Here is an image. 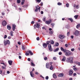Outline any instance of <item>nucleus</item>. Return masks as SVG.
<instances>
[{
    "label": "nucleus",
    "instance_id": "nucleus-1",
    "mask_svg": "<svg viewBox=\"0 0 80 80\" xmlns=\"http://www.w3.org/2000/svg\"><path fill=\"white\" fill-rule=\"evenodd\" d=\"M61 50L62 52H63L64 53H65V55L66 56L69 57L70 55H72L73 54L72 52H70L69 51L67 50L66 49H64L62 47L61 48Z\"/></svg>",
    "mask_w": 80,
    "mask_h": 80
},
{
    "label": "nucleus",
    "instance_id": "nucleus-2",
    "mask_svg": "<svg viewBox=\"0 0 80 80\" xmlns=\"http://www.w3.org/2000/svg\"><path fill=\"white\" fill-rule=\"evenodd\" d=\"M66 61L67 63H73V58L71 57L68 58L67 59Z\"/></svg>",
    "mask_w": 80,
    "mask_h": 80
},
{
    "label": "nucleus",
    "instance_id": "nucleus-3",
    "mask_svg": "<svg viewBox=\"0 0 80 80\" xmlns=\"http://www.w3.org/2000/svg\"><path fill=\"white\" fill-rule=\"evenodd\" d=\"M4 45L5 46H6L7 45V44H8V45H10V41L9 40H7L6 41L4 40L3 42Z\"/></svg>",
    "mask_w": 80,
    "mask_h": 80
},
{
    "label": "nucleus",
    "instance_id": "nucleus-4",
    "mask_svg": "<svg viewBox=\"0 0 80 80\" xmlns=\"http://www.w3.org/2000/svg\"><path fill=\"white\" fill-rule=\"evenodd\" d=\"M40 24H38V23H37V24L34 25V28H40Z\"/></svg>",
    "mask_w": 80,
    "mask_h": 80
},
{
    "label": "nucleus",
    "instance_id": "nucleus-5",
    "mask_svg": "<svg viewBox=\"0 0 80 80\" xmlns=\"http://www.w3.org/2000/svg\"><path fill=\"white\" fill-rule=\"evenodd\" d=\"M52 19H49V20L46 21L45 23L46 24L49 25L50 24V23H52Z\"/></svg>",
    "mask_w": 80,
    "mask_h": 80
},
{
    "label": "nucleus",
    "instance_id": "nucleus-6",
    "mask_svg": "<svg viewBox=\"0 0 80 80\" xmlns=\"http://www.w3.org/2000/svg\"><path fill=\"white\" fill-rule=\"evenodd\" d=\"M73 73V70L71 69L69 72V75L70 76H72Z\"/></svg>",
    "mask_w": 80,
    "mask_h": 80
},
{
    "label": "nucleus",
    "instance_id": "nucleus-7",
    "mask_svg": "<svg viewBox=\"0 0 80 80\" xmlns=\"http://www.w3.org/2000/svg\"><path fill=\"white\" fill-rule=\"evenodd\" d=\"M65 37L64 35H59V38H60V39H63V38H64Z\"/></svg>",
    "mask_w": 80,
    "mask_h": 80
},
{
    "label": "nucleus",
    "instance_id": "nucleus-8",
    "mask_svg": "<svg viewBox=\"0 0 80 80\" xmlns=\"http://www.w3.org/2000/svg\"><path fill=\"white\" fill-rule=\"evenodd\" d=\"M2 26L5 27V26H6V25H7V22L4 20L2 22Z\"/></svg>",
    "mask_w": 80,
    "mask_h": 80
},
{
    "label": "nucleus",
    "instance_id": "nucleus-9",
    "mask_svg": "<svg viewBox=\"0 0 80 80\" xmlns=\"http://www.w3.org/2000/svg\"><path fill=\"white\" fill-rule=\"evenodd\" d=\"M78 33H79L78 31V30H76L75 32L74 35H75L76 36H78Z\"/></svg>",
    "mask_w": 80,
    "mask_h": 80
},
{
    "label": "nucleus",
    "instance_id": "nucleus-10",
    "mask_svg": "<svg viewBox=\"0 0 80 80\" xmlns=\"http://www.w3.org/2000/svg\"><path fill=\"white\" fill-rule=\"evenodd\" d=\"M42 46L43 47L45 48L47 47V45L45 43H43L42 44Z\"/></svg>",
    "mask_w": 80,
    "mask_h": 80
},
{
    "label": "nucleus",
    "instance_id": "nucleus-11",
    "mask_svg": "<svg viewBox=\"0 0 80 80\" xmlns=\"http://www.w3.org/2000/svg\"><path fill=\"white\" fill-rule=\"evenodd\" d=\"M46 67L47 68H50V64H49V63H46Z\"/></svg>",
    "mask_w": 80,
    "mask_h": 80
},
{
    "label": "nucleus",
    "instance_id": "nucleus-12",
    "mask_svg": "<svg viewBox=\"0 0 80 80\" xmlns=\"http://www.w3.org/2000/svg\"><path fill=\"white\" fill-rule=\"evenodd\" d=\"M12 31H15V27H16V25L15 24H13L12 25Z\"/></svg>",
    "mask_w": 80,
    "mask_h": 80
},
{
    "label": "nucleus",
    "instance_id": "nucleus-13",
    "mask_svg": "<svg viewBox=\"0 0 80 80\" xmlns=\"http://www.w3.org/2000/svg\"><path fill=\"white\" fill-rule=\"evenodd\" d=\"M30 75L31 77L33 78L35 77V76L34 75V74L33 73V72L31 71L30 72Z\"/></svg>",
    "mask_w": 80,
    "mask_h": 80
},
{
    "label": "nucleus",
    "instance_id": "nucleus-14",
    "mask_svg": "<svg viewBox=\"0 0 80 80\" xmlns=\"http://www.w3.org/2000/svg\"><path fill=\"white\" fill-rule=\"evenodd\" d=\"M12 62H13V61L12 60H9L8 61V63L10 65H12Z\"/></svg>",
    "mask_w": 80,
    "mask_h": 80
},
{
    "label": "nucleus",
    "instance_id": "nucleus-15",
    "mask_svg": "<svg viewBox=\"0 0 80 80\" xmlns=\"http://www.w3.org/2000/svg\"><path fill=\"white\" fill-rule=\"evenodd\" d=\"M36 9H38L39 10V12L40 10V7H39V6L38 5L36 6Z\"/></svg>",
    "mask_w": 80,
    "mask_h": 80
},
{
    "label": "nucleus",
    "instance_id": "nucleus-16",
    "mask_svg": "<svg viewBox=\"0 0 80 80\" xmlns=\"http://www.w3.org/2000/svg\"><path fill=\"white\" fill-rule=\"evenodd\" d=\"M66 60V58H65V57L63 56V58L62 60V62H64Z\"/></svg>",
    "mask_w": 80,
    "mask_h": 80
},
{
    "label": "nucleus",
    "instance_id": "nucleus-17",
    "mask_svg": "<svg viewBox=\"0 0 80 80\" xmlns=\"http://www.w3.org/2000/svg\"><path fill=\"white\" fill-rule=\"evenodd\" d=\"M29 53L30 55H33V53L32 52L31 50H29Z\"/></svg>",
    "mask_w": 80,
    "mask_h": 80
},
{
    "label": "nucleus",
    "instance_id": "nucleus-18",
    "mask_svg": "<svg viewBox=\"0 0 80 80\" xmlns=\"http://www.w3.org/2000/svg\"><path fill=\"white\" fill-rule=\"evenodd\" d=\"M68 20H70L71 22H73V19L71 18H68Z\"/></svg>",
    "mask_w": 80,
    "mask_h": 80
},
{
    "label": "nucleus",
    "instance_id": "nucleus-19",
    "mask_svg": "<svg viewBox=\"0 0 80 80\" xmlns=\"http://www.w3.org/2000/svg\"><path fill=\"white\" fill-rule=\"evenodd\" d=\"M7 28L8 29V30H11L12 27L10 26L7 25Z\"/></svg>",
    "mask_w": 80,
    "mask_h": 80
},
{
    "label": "nucleus",
    "instance_id": "nucleus-20",
    "mask_svg": "<svg viewBox=\"0 0 80 80\" xmlns=\"http://www.w3.org/2000/svg\"><path fill=\"white\" fill-rule=\"evenodd\" d=\"M50 43L51 44H54V41L52 40H51L50 41Z\"/></svg>",
    "mask_w": 80,
    "mask_h": 80
},
{
    "label": "nucleus",
    "instance_id": "nucleus-21",
    "mask_svg": "<svg viewBox=\"0 0 80 80\" xmlns=\"http://www.w3.org/2000/svg\"><path fill=\"white\" fill-rule=\"evenodd\" d=\"M59 50V48H57L55 49V50H54V52H57V51H58Z\"/></svg>",
    "mask_w": 80,
    "mask_h": 80
},
{
    "label": "nucleus",
    "instance_id": "nucleus-22",
    "mask_svg": "<svg viewBox=\"0 0 80 80\" xmlns=\"http://www.w3.org/2000/svg\"><path fill=\"white\" fill-rule=\"evenodd\" d=\"M50 69L51 70H53V66L51 65L50 68Z\"/></svg>",
    "mask_w": 80,
    "mask_h": 80
},
{
    "label": "nucleus",
    "instance_id": "nucleus-23",
    "mask_svg": "<svg viewBox=\"0 0 80 80\" xmlns=\"http://www.w3.org/2000/svg\"><path fill=\"white\" fill-rule=\"evenodd\" d=\"M29 51H27L25 53V55L26 56H28L29 55Z\"/></svg>",
    "mask_w": 80,
    "mask_h": 80
},
{
    "label": "nucleus",
    "instance_id": "nucleus-24",
    "mask_svg": "<svg viewBox=\"0 0 80 80\" xmlns=\"http://www.w3.org/2000/svg\"><path fill=\"white\" fill-rule=\"evenodd\" d=\"M63 73H61V74H60L58 75V77H63Z\"/></svg>",
    "mask_w": 80,
    "mask_h": 80
},
{
    "label": "nucleus",
    "instance_id": "nucleus-25",
    "mask_svg": "<svg viewBox=\"0 0 80 80\" xmlns=\"http://www.w3.org/2000/svg\"><path fill=\"white\" fill-rule=\"evenodd\" d=\"M24 2H25V0H22L21 2V5H23L24 4Z\"/></svg>",
    "mask_w": 80,
    "mask_h": 80
},
{
    "label": "nucleus",
    "instance_id": "nucleus-26",
    "mask_svg": "<svg viewBox=\"0 0 80 80\" xmlns=\"http://www.w3.org/2000/svg\"><path fill=\"white\" fill-rule=\"evenodd\" d=\"M53 77L54 78H57V76L55 75V74H53Z\"/></svg>",
    "mask_w": 80,
    "mask_h": 80
},
{
    "label": "nucleus",
    "instance_id": "nucleus-27",
    "mask_svg": "<svg viewBox=\"0 0 80 80\" xmlns=\"http://www.w3.org/2000/svg\"><path fill=\"white\" fill-rule=\"evenodd\" d=\"M78 15H76L74 16V18H75V19H77V18H78Z\"/></svg>",
    "mask_w": 80,
    "mask_h": 80
},
{
    "label": "nucleus",
    "instance_id": "nucleus-28",
    "mask_svg": "<svg viewBox=\"0 0 80 80\" xmlns=\"http://www.w3.org/2000/svg\"><path fill=\"white\" fill-rule=\"evenodd\" d=\"M55 45L57 46V47H58L59 46V43L58 42H56L55 43Z\"/></svg>",
    "mask_w": 80,
    "mask_h": 80
},
{
    "label": "nucleus",
    "instance_id": "nucleus-29",
    "mask_svg": "<svg viewBox=\"0 0 80 80\" xmlns=\"http://www.w3.org/2000/svg\"><path fill=\"white\" fill-rule=\"evenodd\" d=\"M49 50H50V52H52V51H53V49L52 48H49Z\"/></svg>",
    "mask_w": 80,
    "mask_h": 80
},
{
    "label": "nucleus",
    "instance_id": "nucleus-30",
    "mask_svg": "<svg viewBox=\"0 0 80 80\" xmlns=\"http://www.w3.org/2000/svg\"><path fill=\"white\" fill-rule=\"evenodd\" d=\"M41 0H36V2H37L38 3H40V2H41Z\"/></svg>",
    "mask_w": 80,
    "mask_h": 80
},
{
    "label": "nucleus",
    "instance_id": "nucleus-31",
    "mask_svg": "<svg viewBox=\"0 0 80 80\" xmlns=\"http://www.w3.org/2000/svg\"><path fill=\"white\" fill-rule=\"evenodd\" d=\"M50 43V41H47L46 42V44H47V45H49Z\"/></svg>",
    "mask_w": 80,
    "mask_h": 80
},
{
    "label": "nucleus",
    "instance_id": "nucleus-32",
    "mask_svg": "<svg viewBox=\"0 0 80 80\" xmlns=\"http://www.w3.org/2000/svg\"><path fill=\"white\" fill-rule=\"evenodd\" d=\"M48 48H52V45H51V44H49L48 46Z\"/></svg>",
    "mask_w": 80,
    "mask_h": 80
},
{
    "label": "nucleus",
    "instance_id": "nucleus-33",
    "mask_svg": "<svg viewBox=\"0 0 80 80\" xmlns=\"http://www.w3.org/2000/svg\"><path fill=\"white\" fill-rule=\"evenodd\" d=\"M46 19V17H45L42 19V20L43 22H45V20Z\"/></svg>",
    "mask_w": 80,
    "mask_h": 80
},
{
    "label": "nucleus",
    "instance_id": "nucleus-34",
    "mask_svg": "<svg viewBox=\"0 0 80 80\" xmlns=\"http://www.w3.org/2000/svg\"><path fill=\"white\" fill-rule=\"evenodd\" d=\"M20 2H21L20 0H17V2L18 3H20Z\"/></svg>",
    "mask_w": 80,
    "mask_h": 80
},
{
    "label": "nucleus",
    "instance_id": "nucleus-35",
    "mask_svg": "<svg viewBox=\"0 0 80 80\" xmlns=\"http://www.w3.org/2000/svg\"><path fill=\"white\" fill-rule=\"evenodd\" d=\"M58 5H62V3L59 2L58 3Z\"/></svg>",
    "mask_w": 80,
    "mask_h": 80
},
{
    "label": "nucleus",
    "instance_id": "nucleus-36",
    "mask_svg": "<svg viewBox=\"0 0 80 80\" xmlns=\"http://www.w3.org/2000/svg\"><path fill=\"white\" fill-rule=\"evenodd\" d=\"M49 33L50 35H52L53 34V32L52 31H50Z\"/></svg>",
    "mask_w": 80,
    "mask_h": 80
},
{
    "label": "nucleus",
    "instance_id": "nucleus-37",
    "mask_svg": "<svg viewBox=\"0 0 80 80\" xmlns=\"http://www.w3.org/2000/svg\"><path fill=\"white\" fill-rule=\"evenodd\" d=\"M80 27V24H78L76 26V28H78Z\"/></svg>",
    "mask_w": 80,
    "mask_h": 80
},
{
    "label": "nucleus",
    "instance_id": "nucleus-38",
    "mask_svg": "<svg viewBox=\"0 0 80 80\" xmlns=\"http://www.w3.org/2000/svg\"><path fill=\"white\" fill-rule=\"evenodd\" d=\"M1 64H2L3 65H4L5 67H6V64H5V63H3V62H1Z\"/></svg>",
    "mask_w": 80,
    "mask_h": 80
},
{
    "label": "nucleus",
    "instance_id": "nucleus-39",
    "mask_svg": "<svg viewBox=\"0 0 80 80\" xmlns=\"http://www.w3.org/2000/svg\"><path fill=\"white\" fill-rule=\"evenodd\" d=\"M22 50H25V48H24V46H22Z\"/></svg>",
    "mask_w": 80,
    "mask_h": 80
},
{
    "label": "nucleus",
    "instance_id": "nucleus-40",
    "mask_svg": "<svg viewBox=\"0 0 80 80\" xmlns=\"http://www.w3.org/2000/svg\"><path fill=\"white\" fill-rule=\"evenodd\" d=\"M67 36H69L70 35V32H68L67 33Z\"/></svg>",
    "mask_w": 80,
    "mask_h": 80
},
{
    "label": "nucleus",
    "instance_id": "nucleus-41",
    "mask_svg": "<svg viewBox=\"0 0 80 80\" xmlns=\"http://www.w3.org/2000/svg\"><path fill=\"white\" fill-rule=\"evenodd\" d=\"M31 63L32 66H33V67H34V66H35V64H34V63H33L32 62Z\"/></svg>",
    "mask_w": 80,
    "mask_h": 80
},
{
    "label": "nucleus",
    "instance_id": "nucleus-42",
    "mask_svg": "<svg viewBox=\"0 0 80 80\" xmlns=\"http://www.w3.org/2000/svg\"><path fill=\"white\" fill-rule=\"evenodd\" d=\"M7 35H5L4 37V38L5 39V38H7Z\"/></svg>",
    "mask_w": 80,
    "mask_h": 80
},
{
    "label": "nucleus",
    "instance_id": "nucleus-43",
    "mask_svg": "<svg viewBox=\"0 0 80 80\" xmlns=\"http://www.w3.org/2000/svg\"><path fill=\"white\" fill-rule=\"evenodd\" d=\"M34 23H35V22H34V21H32L31 22V24H34Z\"/></svg>",
    "mask_w": 80,
    "mask_h": 80
},
{
    "label": "nucleus",
    "instance_id": "nucleus-44",
    "mask_svg": "<svg viewBox=\"0 0 80 80\" xmlns=\"http://www.w3.org/2000/svg\"><path fill=\"white\" fill-rule=\"evenodd\" d=\"M76 8H79V6L78 5H77L76 6Z\"/></svg>",
    "mask_w": 80,
    "mask_h": 80
},
{
    "label": "nucleus",
    "instance_id": "nucleus-45",
    "mask_svg": "<svg viewBox=\"0 0 80 80\" xmlns=\"http://www.w3.org/2000/svg\"><path fill=\"white\" fill-rule=\"evenodd\" d=\"M2 69H5L6 68L5 67H4V66H2Z\"/></svg>",
    "mask_w": 80,
    "mask_h": 80
},
{
    "label": "nucleus",
    "instance_id": "nucleus-46",
    "mask_svg": "<svg viewBox=\"0 0 80 80\" xmlns=\"http://www.w3.org/2000/svg\"><path fill=\"white\" fill-rule=\"evenodd\" d=\"M73 68V70H74V71H76L77 70V68Z\"/></svg>",
    "mask_w": 80,
    "mask_h": 80
},
{
    "label": "nucleus",
    "instance_id": "nucleus-47",
    "mask_svg": "<svg viewBox=\"0 0 80 80\" xmlns=\"http://www.w3.org/2000/svg\"><path fill=\"white\" fill-rule=\"evenodd\" d=\"M58 54L59 55H61L62 54V52H59Z\"/></svg>",
    "mask_w": 80,
    "mask_h": 80
},
{
    "label": "nucleus",
    "instance_id": "nucleus-48",
    "mask_svg": "<svg viewBox=\"0 0 80 80\" xmlns=\"http://www.w3.org/2000/svg\"><path fill=\"white\" fill-rule=\"evenodd\" d=\"M28 60L29 62H30L31 59H30V58H28Z\"/></svg>",
    "mask_w": 80,
    "mask_h": 80
},
{
    "label": "nucleus",
    "instance_id": "nucleus-49",
    "mask_svg": "<svg viewBox=\"0 0 80 80\" xmlns=\"http://www.w3.org/2000/svg\"><path fill=\"white\" fill-rule=\"evenodd\" d=\"M47 59H48V58L47 57H46L44 58V60H47Z\"/></svg>",
    "mask_w": 80,
    "mask_h": 80
},
{
    "label": "nucleus",
    "instance_id": "nucleus-50",
    "mask_svg": "<svg viewBox=\"0 0 80 80\" xmlns=\"http://www.w3.org/2000/svg\"><path fill=\"white\" fill-rule=\"evenodd\" d=\"M66 6L67 7H69V4L67 3L66 4Z\"/></svg>",
    "mask_w": 80,
    "mask_h": 80
},
{
    "label": "nucleus",
    "instance_id": "nucleus-51",
    "mask_svg": "<svg viewBox=\"0 0 80 80\" xmlns=\"http://www.w3.org/2000/svg\"><path fill=\"white\" fill-rule=\"evenodd\" d=\"M71 51H72V52H73V51L75 50V49H74V48H72L71 49Z\"/></svg>",
    "mask_w": 80,
    "mask_h": 80
},
{
    "label": "nucleus",
    "instance_id": "nucleus-52",
    "mask_svg": "<svg viewBox=\"0 0 80 80\" xmlns=\"http://www.w3.org/2000/svg\"><path fill=\"white\" fill-rule=\"evenodd\" d=\"M46 80H48V76H46L45 78Z\"/></svg>",
    "mask_w": 80,
    "mask_h": 80
},
{
    "label": "nucleus",
    "instance_id": "nucleus-53",
    "mask_svg": "<svg viewBox=\"0 0 80 80\" xmlns=\"http://www.w3.org/2000/svg\"><path fill=\"white\" fill-rule=\"evenodd\" d=\"M51 25H52V27H54V25H55V24H54V23H52L51 24Z\"/></svg>",
    "mask_w": 80,
    "mask_h": 80
},
{
    "label": "nucleus",
    "instance_id": "nucleus-54",
    "mask_svg": "<svg viewBox=\"0 0 80 80\" xmlns=\"http://www.w3.org/2000/svg\"><path fill=\"white\" fill-rule=\"evenodd\" d=\"M36 39L37 40H40V38L39 37H37Z\"/></svg>",
    "mask_w": 80,
    "mask_h": 80
},
{
    "label": "nucleus",
    "instance_id": "nucleus-55",
    "mask_svg": "<svg viewBox=\"0 0 80 80\" xmlns=\"http://www.w3.org/2000/svg\"><path fill=\"white\" fill-rule=\"evenodd\" d=\"M76 75H77V73H74V74H73V76H76Z\"/></svg>",
    "mask_w": 80,
    "mask_h": 80
},
{
    "label": "nucleus",
    "instance_id": "nucleus-56",
    "mask_svg": "<svg viewBox=\"0 0 80 80\" xmlns=\"http://www.w3.org/2000/svg\"><path fill=\"white\" fill-rule=\"evenodd\" d=\"M49 65H51L53 63V62H50L49 63Z\"/></svg>",
    "mask_w": 80,
    "mask_h": 80
},
{
    "label": "nucleus",
    "instance_id": "nucleus-57",
    "mask_svg": "<svg viewBox=\"0 0 80 80\" xmlns=\"http://www.w3.org/2000/svg\"><path fill=\"white\" fill-rule=\"evenodd\" d=\"M41 14H43V11H41Z\"/></svg>",
    "mask_w": 80,
    "mask_h": 80
},
{
    "label": "nucleus",
    "instance_id": "nucleus-58",
    "mask_svg": "<svg viewBox=\"0 0 80 80\" xmlns=\"http://www.w3.org/2000/svg\"><path fill=\"white\" fill-rule=\"evenodd\" d=\"M65 46L66 47H67V48L68 47V44H65Z\"/></svg>",
    "mask_w": 80,
    "mask_h": 80
},
{
    "label": "nucleus",
    "instance_id": "nucleus-59",
    "mask_svg": "<svg viewBox=\"0 0 80 80\" xmlns=\"http://www.w3.org/2000/svg\"><path fill=\"white\" fill-rule=\"evenodd\" d=\"M41 6H43V2H41L40 3Z\"/></svg>",
    "mask_w": 80,
    "mask_h": 80
},
{
    "label": "nucleus",
    "instance_id": "nucleus-60",
    "mask_svg": "<svg viewBox=\"0 0 80 80\" xmlns=\"http://www.w3.org/2000/svg\"><path fill=\"white\" fill-rule=\"evenodd\" d=\"M19 59H21V58H22V57L20 56H19Z\"/></svg>",
    "mask_w": 80,
    "mask_h": 80
},
{
    "label": "nucleus",
    "instance_id": "nucleus-61",
    "mask_svg": "<svg viewBox=\"0 0 80 80\" xmlns=\"http://www.w3.org/2000/svg\"><path fill=\"white\" fill-rule=\"evenodd\" d=\"M76 7V4H74L73 5V7H74V8H75V7Z\"/></svg>",
    "mask_w": 80,
    "mask_h": 80
},
{
    "label": "nucleus",
    "instance_id": "nucleus-62",
    "mask_svg": "<svg viewBox=\"0 0 80 80\" xmlns=\"http://www.w3.org/2000/svg\"><path fill=\"white\" fill-rule=\"evenodd\" d=\"M53 60H56L57 59H56V58H55V57H53Z\"/></svg>",
    "mask_w": 80,
    "mask_h": 80
},
{
    "label": "nucleus",
    "instance_id": "nucleus-63",
    "mask_svg": "<svg viewBox=\"0 0 80 80\" xmlns=\"http://www.w3.org/2000/svg\"><path fill=\"white\" fill-rule=\"evenodd\" d=\"M18 45H20L21 44V43H20V42H18Z\"/></svg>",
    "mask_w": 80,
    "mask_h": 80
},
{
    "label": "nucleus",
    "instance_id": "nucleus-64",
    "mask_svg": "<svg viewBox=\"0 0 80 80\" xmlns=\"http://www.w3.org/2000/svg\"><path fill=\"white\" fill-rule=\"evenodd\" d=\"M77 64H78V65H79V66H80V62H78Z\"/></svg>",
    "mask_w": 80,
    "mask_h": 80
}]
</instances>
